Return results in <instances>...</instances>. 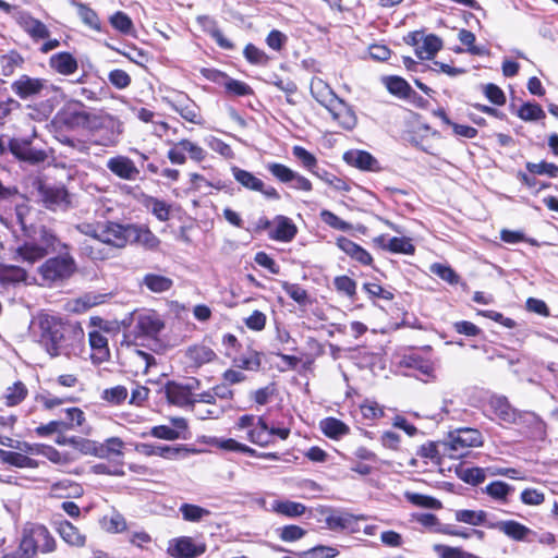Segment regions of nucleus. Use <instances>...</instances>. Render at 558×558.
Masks as SVG:
<instances>
[{
    "instance_id": "nucleus-1",
    "label": "nucleus",
    "mask_w": 558,
    "mask_h": 558,
    "mask_svg": "<svg viewBox=\"0 0 558 558\" xmlns=\"http://www.w3.org/2000/svg\"><path fill=\"white\" fill-rule=\"evenodd\" d=\"M63 243L51 230L40 227L22 245L14 251L15 260L29 265L41 260L50 253L59 255L48 258L38 267L44 284H52L69 279L76 270V262Z\"/></svg>"
},
{
    "instance_id": "nucleus-2",
    "label": "nucleus",
    "mask_w": 558,
    "mask_h": 558,
    "mask_svg": "<svg viewBox=\"0 0 558 558\" xmlns=\"http://www.w3.org/2000/svg\"><path fill=\"white\" fill-rule=\"evenodd\" d=\"M32 330L39 344L52 357L76 354L84 339V331L77 323H66L49 314L37 315L32 323Z\"/></svg>"
},
{
    "instance_id": "nucleus-3",
    "label": "nucleus",
    "mask_w": 558,
    "mask_h": 558,
    "mask_svg": "<svg viewBox=\"0 0 558 558\" xmlns=\"http://www.w3.org/2000/svg\"><path fill=\"white\" fill-rule=\"evenodd\" d=\"M316 102L343 129L352 130L355 126V114L323 81L316 83Z\"/></svg>"
},
{
    "instance_id": "nucleus-4",
    "label": "nucleus",
    "mask_w": 558,
    "mask_h": 558,
    "mask_svg": "<svg viewBox=\"0 0 558 558\" xmlns=\"http://www.w3.org/2000/svg\"><path fill=\"white\" fill-rule=\"evenodd\" d=\"M56 547V539L46 526L27 524L24 527L20 543L22 558H35L37 553L49 554L54 551Z\"/></svg>"
},
{
    "instance_id": "nucleus-5",
    "label": "nucleus",
    "mask_w": 558,
    "mask_h": 558,
    "mask_svg": "<svg viewBox=\"0 0 558 558\" xmlns=\"http://www.w3.org/2000/svg\"><path fill=\"white\" fill-rule=\"evenodd\" d=\"M82 102L68 105L59 114V121L69 129H95L99 126V117L87 111L81 110Z\"/></svg>"
},
{
    "instance_id": "nucleus-6",
    "label": "nucleus",
    "mask_w": 558,
    "mask_h": 558,
    "mask_svg": "<svg viewBox=\"0 0 558 558\" xmlns=\"http://www.w3.org/2000/svg\"><path fill=\"white\" fill-rule=\"evenodd\" d=\"M163 327V320L155 311H144L133 316L132 333L135 338L155 339Z\"/></svg>"
},
{
    "instance_id": "nucleus-7",
    "label": "nucleus",
    "mask_w": 558,
    "mask_h": 558,
    "mask_svg": "<svg viewBox=\"0 0 558 558\" xmlns=\"http://www.w3.org/2000/svg\"><path fill=\"white\" fill-rule=\"evenodd\" d=\"M47 80L40 77H32L29 75H20L11 84V90L22 100L33 99L43 96L47 89Z\"/></svg>"
},
{
    "instance_id": "nucleus-8",
    "label": "nucleus",
    "mask_w": 558,
    "mask_h": 558,
    "mask_svg": "<svg viewBox=\"0 0 558 558\" xmlns=\"http://www.w3.org/2000/svg\"><path fill=\"white\" fill-rule=\"evenodd\" d=\"M8 147L15 158L31 165H37L47 159V153L33 146L32 141L27 138H12Z\"/></svg>"
},
{
    "instance_id": "nucleus-9",
    "label": "nucleus",
    "mask_w": 558,
    "mask_h": 558,
    "mask_svg": "<svg viewBox=\"0 0 558 558\" xmlns=\"http://www.w3.org/2000/svg\"><path fill=\"white\" fill-rule=\"evenodd\" d=\"M231 172L235 181L240 183L244 189L259 192L269 199L280 198V195L275 187L265 185V183L252 172L241 169L236 166L231 168Z\"/></svg>"
},
{
    "instance_id": "nucleus-10",
    "label": "nucleus",
    "mask_w": 558,
    "mask_h": 558,
    "mask_svg": "<svg viewBox=\"0 0 558 558\" xmlns=\"http://www.w3.org/2000/svg\"><path fill=\"white\" fill-rule=\"evenodd\" d=\"M353 518L349 514H341L328 507L316 506V524L320 529L331 531L347 530L351 526Z\"/></svg>"
},
{
    "instance_id": "nucleus-11",
    "label": "nucleus",
    "mask_w": 558,
    "mask_h": 558,
    "mask_svg": "<svg viewBox=\"0 0 558 558\" xmlns=\"http://www.w3.org/2000/svg\"><path fill=\"white\" fill-rule=\"evenodd\" d=\"M104 223H89L82 222L76 225V230L82 234L89 236L94 244H85L83 246L84 252L93 259H105L109 256V252H104L98 246L100 245L101 230Z\"/></svg>"
},
{
    "instance_id": "nucleus-12",
    "label": "nucleus",
    "mask_w": 558,
    "mask_h": 558,
    "mask_svg": "<svg viewBox=\"0 0 558 558\" xmlns=\"http://www.w3.org/2000/svg\"><path fill=\"white\" fill-rule=\"evenodd\" d=\"M131 225L122 226L116 222L104 223L100 245L106 244L116 248L125 247L130 243Z\"/></svg>"
},
{
    "instance_id": "nucleus-13",
    "label": "nucleus",
    "mask_w": 558,
    "mask_h": 558,
    "mask_svg": "<svg viewBox=\"0 0 558 558\" xmlns=\"http://www.w3.org/2000/svg\"><path fill=\"white\" fill-rule=\"evenodd\" d=\"M106 166L111 173L122 180L135 181L140 177V169L134 161L123 155L109 158Z\"/></svg>"
},
{
    "instance_id": "nucleus-14",
    "label": "nucleus",
    "mask_w": 558,
    "mask_h": 558,
    "mask_svg": "<svg viewBox=\"0 0 558 558\" xmlns=\"http://www.w3.org/2000/svg\"><path fill=\"white\" fill-rule=\"evenodd\" d=\"M487 411L508 424H514L519 417L518 411L511 407L506 397H492L488 401Z\"/></svg>"
},
{
    "instance_id": "nucleus-15",
    "label": "nucleus",
    "mask_w": 558,
    "mask_h": 558,
    "mask_svg": "<svg viewBox=\"0 0 558 558\" xmlns=\"http://www.w3.org/2000/svg\"><path fill=\"white\" fill-rule=\"evenodd\" d=\"M450 437V446L454 451L470 447H477L483 444L482 434L475 428H460L452 433Z\"/></svg>"
},
{
    "instance_id": "nucleus-16",
    "label": "nucleus",
    "mask_w": 558,
    "mask_h": 558,
    "mask_svg": "<svg viewBox=\"0 0 558 558\" xmlns=\"http://www.w3.org/2000/svg\"><path fill=\"white\" fill-rule=\"evenodd\" d=\"M343 160L363 171H379L378 160L366 150L351 149L344 153Z\"/></svg>"
},
{
    "instance_id": "nucleus-17",
    "label": "nucleus",
    "mask_w": 558,
    "mask_h": 558,
    "mask_svg": "<svg viewBox=\"0 0 558 558\" xmlns=\"http://www.w3.org/2000/svg\"><path fill=\"white\" fill-rule=\"evenodd\" d=\"M40 193L41 199L48 209L64 210L70 205L69 194L64 187L43 186Z\"/></svg>"
},
{
    "instance_id": "nucleus-18",
    "label": "nucleus",
    "mask_w": 558,
    "mask_h": 558,
    "mask_svg": "<svg viewBox=\"0 0 558 558\" xmlns=\"http://www.w3.org/2000/svg\"><path fill=\"white\" fill-rule=\"evenodd\" d=\"M206 546L195 544L191 537H180L174 541V545L169 547V553L175 558H195L204 554Z\"/></svg>"
},
{
    "instance_id": "nucleus-19",
    "label": "nucleus",
    "mask_w": 558,
    "mask_h": 558,
    "mask_svg": "<svg viewBox=\"0 0 558 558\" xmlns=\"http://www.w3.org/2000/svg\"><path fill=\"white\" fill-rule=\"evenodd\" d=\"M165 393L168 401L180 408H189L191 411L195 405L193 402V393H190L189 388H183V385L170 381L165 387Z\"/></svg>"
},
{
    "instance_id": "nucleus-20",
    "label": "nucleus",
    "mask_w": 558,
    "mask_h": 558,
    "mask_svg": "<svg viewBox=\"0 0 558 558\" xmlns=\"http://www.w3.org/2000/svg\"><path fill=\"white\" fill-rule=\"evenodd\" d=\"M337 246L362 265L367 266L373 263L372 255L365 248L345 236H339L337 239Z\"/></svg>"
},
{
    "instance_id": "nucleus-21",
    "label": "nucleus",
    "mask_w": 558,
    "mask_h": 558,
    "mask_svg": "<svg viewBox=\"0 0 558 558\" xmlns=\"http://www.w3.org/2000/svg\"><path fill=\"white\" fill-rule=\"evenodd\" d=\"M487 527L498 530L514 541H524L531 533L527 526L514 520L488 522Z\"/></svg>"
},
{
    "instance_id": "nucleus-22",
    "label": "nucleus",
    "mask_w": 558,
    "mask_h": 558,
    "mask_svg": "<svg viewBox=\"0 0 558 558\" xmlns=\"http://www.w3.org/2000/svg\"><path fill=\"white\" fill-rule=\"evenodd\" d=\"M17 23L34 40L46 39L50 35L48 27L28 13H22Z\"/></svg>"
},
{
    "instance_id": "nucleus-23",
    "label": "nucleus",
    "mask_w": 558,
    "mask_h": 558,
    "mask_svg": "<svg viewBox=\"0 0 558 558\" xmlns=\"http://www.w3.org/2000/svg\"><path fill=\"white\" fill-rule=\"evenodd\" d=\"M49 65L61 75H71L78 69L77 60L70 52H58L50 57Z\"/></svg>"
},
{
    "instance_id": "nucleus-24",
    "label": "nucleus",
    "mask_w": 558,
    "mask_h": 558,
    "mask_svg": "<svg viewBox=\"0 0 558 558\" xmlns=\"http://www.w3.org/2000/svg\"><path fill=\"white\" fill-rule=\"evenodd\" d=\"M88 340L93 350L92 359L94 362L102 363L110 357L108 339L102 332L98 330L90 331L88 333Z\"/></svg>"
},
{
    "instance_id": "nucleus-25",
    "label": "nucleus",
    "mask_w": 558,
    "mask_h": 558,
    "mask_svg": "<svg viewBox=\"0 0 558 558\" xmlns=\"http://www.w3.org/2000/svg\"><path fill=\"white\" fill-rule=\"evenodd\" d=\"M185 357L191 366L199 367L216 357L213 349L205 344H194L186 349Z\"/></svg>"
},
{
    "instance_id": "nucleus-26",
    "label": "nucleus",
    "mask_w": 558,
    "mask_h": 558,
    "mask_svg": "<svg viewBox=\"0 0 558 558\" xmlns=\"http://www.w3.org/2000/svg\"><path fill=\"white\" fill-rule=\"evenodd\" d=\"M319 428L330 439L339 440L350 433V427L336 417H326L319 422Z\"/></svg>"
},
{
    "instance_id": "nucleus-27",
    "label": "nucleus",
    "mask_w": 558,
    "mask_h": 558,
    "mask_svg": "<svg viewBox=\"0 0 558 558\" xmlns=\"http://www.w3.org/2000/svg\"><path fill=\"white\" fill-rule=\"evenodd\" d=\"M57 531L60 537L70 546L83 547L86 542L85 535H83L76 526L69 521H61L58 524Z\"/></svg>"
},
{
    "instance_id": "nucleus-28",
    "label": "nucleus",
    "mask_w": 558,
    "mask_h": 558,
    "mask_svg": "<svg viewBox=\"0 0 558 558\" xmlns=\"http://www.w3.org/2000/svg\"><path fill=\"white\" fill-rule=\"evenodd\" d=\"M56 442L61 446H72L73 448H75L76 450L84 454L102 456V453L98 452L97 442L89 439H84L81 437L59 436Z\"/></svg>"
},
{
    "instance_id": "nucleus-29",
    "label": "nucleus",
    "mask_w": 558,
    "mask_h": 558,
    "mask_svg": "<svg viewBox=\"0 0 558 558\" xmlns=\"http://www.w3.org/2000/svg\"><path fill=\"white\" fill-rule=\"evenodd\" d=\"M133 242L148 250H155L160 244V240L149 229L131 225L130 243Z\"/></svg>"
},
{
    "instance_id": "nucleus-30",
    "label": "nucleus",
    "mask_w": 558,
    "mask_h": 558,
    "mask_svg": "<svg viewBox=\"0 0 558 558\" xmlns=\"http://www.w3.org/2000/svg\"><path fill=\"white\" fill-rule=\"evenodd\" d=\"M441 48L442 40L438 36L429 34L424 37L423 45L415 49V54L421 60H430Z\"/></svg>"
},
{
    "instance_id": "nucleus-31",
    "label": "nucleus",
    "mask_w": 558,
    "mask_h": 558,
    "mask_svg": "<svg viewBox=\"0 0 558 558\" xmlns=\"http://www.w3.org/2000/svg\"><path fill=\"white\" fill-rule=\"evenodd\" d=\"M295 232V226L288 218L279 217L269 235L271 239L287 242L293 239Z\"/></svg>"
},
{
    "instance_id": "nucleus-32",
    "label": "nucleus",
    "mask_w": 558,
    "mask_h": 558,
    "mask_svg": "<svg viewBox=\"0 0 558 558\" xmlns=\"http://www.w3.org/2000/svg\"><path fill=\"white\" fill-rule=\"evenodd\" d=\"M25 60L16 50H10L0 57V68L3 76H11L17 69H21Z\"/></svg>"
},
{
    "instance_id": "nucleus-33",
    "label": "nucleus",
    "mask_w": 558,
    "mask_h": 558,
    "mask_svg": "<svg viewBox=\"0 0 558 558\" xmlns=\"http://www.w3.org/2000/svg\"><path fill=\"white\" fill-rule=\"evenodd\" d=\"M386 86L389 93L400 98H411L412 96H417V93L410 86V84L400 76L387 77Z\"/></svg>"
},
{
    "instance_id": "nucleus-34",
    "label": "nucleus",
    "mask_w": 558,
    "mask_h": 558,
    "mask_svg": "<svg viewBox=\"0 0 558 558\" xmlns=\"http://www.w3.org/2000/svg\"><path fill=\"white\" fill-rule=\"evenodd\" d=\"M171 107L184 120H186V121H189L191 123H195V124H201L202 123V118L199 116V110H198L197 106L194 102H192L190 100H185V101L177 100L174 102H171Z\"/></svg>"
},
{
    "instance_id": "nucleus-35",
    "label": "nucleus",
    "mask_w": 558,
    "mask_h": 558,
    "mask_svg": "<svg viewBox=\"0 0 558 558\" xmlns=\"http://www.w3.org/2000/svg\"><path fill=\"white\" fill-rule=\"evenodd\" d=\"M136 450L145 456H158L166 459H173L180 451L179 448L167 445L140 444Z\"/></svg>"
},
{
    "instance_id": "nucleus-36",
    "label": "nucleus",
    "mask_w": 558,
    "mask_h": 558,
    "mask_svg": "<svg viewBox=\"0 0 558 558\" xmlns=\"http://www.w3.org/2000/svg\"><path fill=\"white\" fill-rule=\"evenodd\" d=\"M0 459L13 466L16 468H29L35 469L38 466V463L36 460L15 451H7L0 449Z\"/></svg>"
},
{
    "instance_id": "nucleus-37",
    "label": "nucleus",
    "mask_w": 558,
    "mask_h": 558,
    "mask_svg": "<svg viewBox=\"0 0 558 558\" xmlns=\"http://www.w3.org/2000/svg\"><path fill=\"white\" fill-rule=\"evenodd\" d=\"M457 476L466 484L477 486L486 478L485 470L477 466H459L456 469Z\"/></svg>"
},
{
    "instance_id": "nucleus-38",
    "label": "nucleus",
    "mask_w": 558,
    "mask_h": 558,
    "mask_svg": "<svg viewBox=\"0 0 558 558\" xmlns=\"http://www.w3.org/2000/svg\"><path fill=\"white\" fill-rule=\"evenodd\" d=\"M274 512L284 517L293 518L299 517L305 512V506L290 500H275L271 504Z\"/></svg>"
},
{
    "instance_id": "nucleus-39",
    "label": "nucleus",
    "mask_w": 558,
    "mask_h": 558,
    "mask_svg": "<svg viewBox=\"0 0 558 558\" xmlns=\"http://www.w3.org/2000/svg\"><path fill=\"white\" fill-rule=\"evenodd\" d=\"M482 492L495 500L506 502L508 496L514 492V487L506 482L495 481L488 484Z\"/></svg>"
},
{
    "instance_id": "nucleus-40",
    "label": "nucleus",
    "mask_w": 558,
    "mask_h": 558,
    "mask_svg": "<svg viewBox=\"0 0 558 558\" xmlns=\"http://www.w3.org/2000/svg\"><path fill=\"white\" fill-rule=\"evenodd\" d=\"M143 284L151 292L161 293L170 290L173 286V281L166 276L147 274L143 278Z\"/></svg>"
},
{
    "instance_id": "nucleus-41",
    "label": "nucleus",
    "mask_w": 558,
    "mask_h": 558,
    "mask_svg": "<svg viewBox=\"0 0 558 558\" xmlns=\"http://www.w3.org/2000/svg\"><path fill=\"white\" fill-rule=\"evenodd\" d=\"M454 518L458 522H463L470 525H486L487 526V513L484 510H468L461 509L457 510L454 513Z\"/></svg>"
},
{
    "instance_id": "nucleus-42",
    "label": "nucleus",
    "mask_w": 558,
    "mask_h": 558,
    "mask_svg": "<svg viewBox=\"0 0 558 558\" xmlns=\"http://www.w3.org/2000/svg\"><path fill=\"white\" fill-rule=\"evenodd\" d=\"M248 439L253 444L262 447H265L271 442L269 426L262 417H259L257 424L248 430Z\"/></svg>"
},
{
    "instance_id": "nucleus-43",
    "label": "nucleus",
    "mask_w": 558,
    "mask_h": 558,
    "mask_svg": "<svg viewBox=\"0 0 558 558\" xmlns=\"http://www.w3.org/2000/svg\"><path fill=\"white\" fill-rule=\"evenodd\" d=\"M192 412L199 420H218L225 414L226 408L221 404L194 405Z\"/></svg>"
},
{
    "instance_id": "nucleus-44",
    "label": "nucleus",
    "mask_w": 558,
    "mask_h": 558,
    "mask_svg": "<svg viewBox=\"0 0 558 558\" xmlns=\"http://www.w3.org/2000/svg\"><path fill=\"white\" fill-rule=\"evenodd\" d=\"M0 279L10 283L24 282L27 279V272L16 265H3L0 268Z\"/></svg>"
},
{
    "instance_id": "nucleus-45",
    "label": "nucleus",
    "mask_w": 558,
    "mask_h": 558,
    "mask_svg": "<svg viewBox=\"0 0 558 558\" xmlns=\"http://www.w3.org/2000/svg\"><path fill=\"white\" fill-rule=\"evenodd\" d=\"M386 246L387 251L396 254L413 255L415 252V246L412 244L411 239L405 236H393L388 240Z\"/></svg>"
},
{
    "instance_id": "nucleus-46",
    "label": "nucleus",
    "mask_w": 558,
    "mask_h": 558,
    "mask_svg": "<svg viewBox=\"0 0 558 558\" xmlns=\"http://www.w3.org/2000/svg\"><path fill=\"white\" fill-rule=\"evenodd\" d=\"M517 114L524 121H537L546 117L543 108L538 104L533 102H524Z\"/></svg>"
},
{
    "instance_id": "nucleus-47",
    "label": "nucleus",
    "mask_w": 558,
    "mask_h": 558,
    "mask_svg": "<svg viewBox=\"0 0 558 558\" xmlns=\"http://www.w3.org/2000/svg\"><path fill=\"white\" fill-rule=\"evenodd\" d=\"M180 512L183 519L189 522H199L203 518L210 514L208 509L192 504L181 505Z\"/></svg>"
},
{
    "instance_id": "nucleus-48",
    "label": "nucleus",
    "mask_w": 558,
    "mask_h": 558,
    "mask_svg": "<svg viewBox=\"0 0 558 558\" xmlns=\"http://www.w3.org/2000/svg\"><path fill=\"white\" fill-rule=\"evenodd\" d=\"M526 170L532 174H538V175H548L549 178H557L558 177V166L553 162H547L545 160L535 163L527 161L525 163Z\"/></svg>"
},
{
    "instance_id": "nucleus-49",
    "label": "nucleus",
    "mask_w": 558,
    "mask_h": 558,
    "mask_svg": "<svg viewBox=\"0 0 558 558\" xmlns=\"http://www.w3.org/2000/svg\"><path fill=\"white\" fill-rule=\"evenodd\" d=\"M27 396V388L22 381H16L7 388L4 398L8 405H16L21 403Z\"/></svg>"
},
{
    "instance_id": "nucleus-50",
    "label": "nucleus",
    "mask_w": 558,
    "mask_h": 558,
    "mask_svg": "<svg viewBox=\"0 0 558 558\" xmlns=\"http://www.w3.org/2000/svg\"><path fill=\"white\" fill-rule=\"evenodd\" d=\"M433 549L438 554L440 558H480L471 553L464 551L459 547H451L442 544H435Z\"/></svg>"
},
{
    "instance_id": "nucleus-51",
    "label": "nucleus",
    "mask_w": 558,
    "mask_h": 558,
    "mask_svg": "<svg viewBox=\"0 0 558 558\" xmlns=\"http://www.w3.org/2000/svg\"><path fill=\"white\" fill-rule=\"evenodd\" d=\"M146 207L158 220L167 221L169 219L170 206L165 201L149 197L146 202Z\"/></svg>"
},
{
    "instance_id": "nucleus-52",
    "label": "nucleus",
    "mask_w": 558,
    "mask_h": 558,
    "mask_svg": "<svg viewBox=\"0 0 558 558\" xmlns=\"http://www.w3.org/2000/svg\"><path fill=\"white\" fill-rule=\"evenodd\" d=\"M407 499L411 504H413L417 507H422V508L437 510L442 507V504L440 500H438L432 496H426V495H422V494H417V493L407 494Z\"/></svg>"
},
{
    "instance_id": "nucleus-53",
    "label": "nucleus",
    "mask_w": 558,
    "mask_h": 558,
    "mask_svg": "<svg viewBox=\"0 0 558 558\" xmlns=\"http://www.w3.org/2000/svg\"><path fill=\"white\" fill-rule=\"evenodd\" d=\"M179 149L189 154L190 158L197 162L203 161L206 157L205 150L199 145L187 138L179 141Z\"/></svg>"
},
{
    "instance_id": "nucleus-54",
    "label": "nucleus",
    "mask_w": 558,
    "mask_h": 558,
    "mask_svg": "<svg viewBox=\"0 0 558 558\" xmlns=\"http://www.w3.org/2000/svg\"><path fill=\"white\" fill-rule=\"evenodd\" d=\"M77 12L84 24L93 29H100V21L97 13L83 3H77Z\"/></svg>"
},
{
    "instance_id": "nucleus-55",
    "label": "nucleus",
    "mask_w": 558,
    "mask_h": 558,
    "mask_svg": "<svg viewBox=\"0 0 558 558\" xmlns=\"http://www.w3.org/2000/svg\"><path fill=\"white\" fill-rule=\"evenodd\" d=\"M483 93L486 98L496 106H502L506 104V95L504 90L494 83H487L483 86Z\"/></svg>"
},
{
    "instance_id": "nucleus-56",
    "label": "nucleus",
    "mask_w": 558,
    "mask_h": 558,
    "mask_svg": "<svg viewBox=\"0 0 558 558\" xmlns=\"http://www.w3.org/2000/svg\"><path fill=\"white\" fill-rule=\"evenodd\" d=\"M430 269L435 275L449 284H457L460 281V276L450 266L434 264Z\"/></svg>"
},
{
    "instance_id": "nucleus-57",
    "label": "nucleus",
    "mask_w": 558,
    "mask_h": 558,
    "mask_svg": "<svg viewBox=\"0 0 558 558\" xmlns=\"http://www.w3.org/2000/svg\"><path fill=\"white\" fill-rule=\"evenodd\" d=\"M333 284L338 292L349 298H353L356 294V282L348 276L336 277Z\"/></svg>"
},
{
    "instance_id": "nucleus-58",
    "label": "nucleus",
    "mask_w": 558,
    "mask_h": 558,
    "mask_svg": "<svg viewBox=\"0 0 558 558\" xmlns=\"http://www.w3.org/2000/svg\"><path fill=\"white\" fill-rule=\"evenodd\" d=\"M363 290L368 294L369 299H383L386 301H391L393 299V293L385 288H383L378 283L366 282L363 284Z\"/></svg>"
},
{
    "instance_id": "nucleus-59",
    "label": "nucleus",
    "mask_w": 558,
    "mask_h": 558,
    "mask_svg": "<svg viewBox=\"0 0 558 558\" xmlns=\"http://www.w3.org/2000/svg\"><path fill=\"white\" fill-rule=\"evenodd\" d=\"M322 220L328 225L330 228L339 231H349L351 230V225L341 218H339L337 215L329 210H323L320 213Z\"/></svg>"
},
{
    "instance_id": "nucleus-60",
    "label": "nucleus",
    "mask_w": 558,
    "mask_h": 558,
    "mask_svg": "<svg viewBox=\"0 0 558 558\" xmlns=\"http://www.w3.org/2000/svg\"><path fill=\"white\" fill-rule=\"evenodd\" d=\"M267 170L280 182L289 183L293 178V170L282 163L271 162L267 165Z\"/></svg>"
},
{
    "instance_id": "nucleus-61",
    "label": "nucleus",
    "mask_w": 558,
    "mask_h": 558,
    "mask_svg": "<svg viewBox=\"0 0 558 558\" xmlns=\"http://www.w3.org/2000/svg\"><path fill=\"white\" fill-rule=\"evenodd\" d=\"M244 57L252 64L263 65L268 62L267 54L253 44L246 45V47L244 48Z\"/></svg>"
},
{
    "instance_id": "nucleus-62",
    "label": "nucleus",
    "mask_w": 558,
    "mask_h": 558,
    "mask_svg": "<svg viewBox=\"0 0 558 558\" xmlns=\"http://www.w3.org/2000/svg\"><path fill=\"white\" fill-rule=\"evenodd\" d=\"M279 537L283 542H295L301 539L305 534L306 531L298 525H286L281 529H278Z\"/></svg>"
},
{
    "instance_id": "nucleus-63",
    "label": "nucleus",
    "mask_w": 558,
    "mask_h": 558,
    "mask_svg": "<svg viewBox=\"0 0 558 558\" xmlns=\"http://www.w3.org/2000/svg\"><path fill=\"white\" fill-rule=\"evenodd\" d=\"M111 25L123 34H129L133 27L132 20L125 13L119 11L110 17Z\"/></svg>"
},
{
    "instance_id": "nucleus-64",
    "label": "nucleus",
    "mask_w": 558,
    "mask_h": 558,
    "mask_svg": "<svg viewBox=\"0 0 558 558\" xmlns=\"http://www.w3.org/2000/svg\"><path fill=\"white\" fill-rule=\"evenodd\" d=\"M225 88L228 93L235 96H246L253 93L246 83L233 78H228L225 82Z\"/></svg>"
}]
</instances>
